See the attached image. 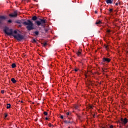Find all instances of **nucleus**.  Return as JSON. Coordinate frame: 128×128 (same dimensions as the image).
<instances>
[{"mask_svg": "<svg viewBox=\"0 0 128 128\" xmlns=\"http://www.w3.org/2000/svg\"><path fill=\"white\" fill-rule=\"evenodd\" d=\"M22 24L24 26H27L26 28L28 30H32L34 28V23L30 20H27V21H24V19H22L20 20V24Z\"/></svg>", "mask_w": 128, "mask_h": 128, "instance_id": "obj_1", "label": "nucleus"}, {"mask_svg": "<svg viewBox=\"0 0 128 128\" xmlns=\"http://www.w3.org/2000/svg\"><path fill=\"white\" fill-rule=\"evenodd\" d=\"M38 20V17H36V16H34L32 17V20L36 21L35 24H36L38 26H41L44 27V28H46V25L44 24H46V20L42 18H39V20Z\"/></svg>", "mask_w": 128, "mask_h": 128, "instance_id": "obj_2", "label": "nucleus"}, {"mask_svg": "<svg viewBox=\"0 0 128 128\" xmlns=\"http://www.w3.org/2000/svg\"><path fill=\"white\" fill-rule=\"evenodd\" d=\"M4 31L8 36H12V34H14L12 29H10L8 27H5L4 29Z\"/></svg>", "mask_w": 128, "mask_h": 128, "instance_id": "obj_3", "label": "nucleus"}, {"mask_svg": "<svg viewBox=\"0 0 128 128\" xmlns=\"http://www.w3.org/2000/svg\"><path fill=\"white\" fill-rule=\"evenodd\" d=\"M12 36H14V38H16V40H19L20 42V40H22L24 38V35L20 34H18L16 35L12 34Z\"/></svg>", "mask_w": 128, "mask_h": 128, "instance_id": "obj_4", "label": "nucleus"}, {"mask_svg": "<svg viewBox=\"0 0 128 128\" xmlns=\"http://www.w3.org/2000/svg\"><path fill=\"white\" fill-rule=\"evenodd\" d=\"M112 60L110 58H108L106 57H104L102 60V62H101V64H108Z\"/></svg>", "mask_w": 128, "mask_h": 128, "instance_id": "obj_5", "label": "nucleus"}, {"mask_svg": "<svg viewBox=\"0 0 128 128\" xmlns=\"http://www.w3.org/2000/svg\"><path fill=\"white\" fill-rule=\"evenodd\" d=\"M9 16L10 18H16L18 16V11L15 10L13 13L9 14Z\"/></svg>", "mask_w": 128, "mask_h": 128, "instance_id": "obj_6", "label": "nucleus"}, {"mask_svg": "<svg viewBox=\"0 0 128 128\" xmlns=\"http://www.w3.org/2000/svg\"><path fill=\"white\" fill-rule=\"evenodd\" d=\"M128 119L126 118H124V119L122 118H120V124H128Z\"/></svg>", "mask_w": 128, "mask_h": 128, "instance_id": "obj_7", "label": "nucleus"}, {"mask_svg": "<svg viewBox=\"0 0 128 128\" xmlns=\"http://www.w3.org/2000/svg\"><path fill=\"white\" fill-rule=\"evenodd\" d=\"M6 17L4 16H0V26L2 24V20H6Z\"/></svg>", "mask_w": 128, "mask_h": 128, "instance_id": "obj_8", "label": "nucleus"}, {"mask_svg": "<svg viewBox=\"0 0 128 128\" xmlns=\"http://www.w3.org/2000/svg\"><path fill=\"white\" fill-rule=\"evenodd\" d=\"M76 54L78 56H80L82 54V50H78V52H76Z\"/></svg>", "mask_w": 128, "mask_h": 128, "instance_id": "obj_9", "label": "nucleus"}, {"mask_svg": "<svg viewBox=\"0 0 128 128\" xmlns=\"http://www.w3.org/2000/svg\"><path fill=\"white\" fill-rule=\"evenodd\" d=\"M112 2H114V0H106V4H112Z\"/></svg>", "mask_w": 128, "mask_h": 128, "instance_id": "obj_10", "label": "nucleus"}, {"mask_svg": "<svg viewBox=\"0 0 128 128\" xmlns=\"http://www.w3.org/2000/svg\"><path fill=\"white\" fill-rule=\"evenodd\" d=\"M104 48L106 50H110V48H108V45H104Z\"/></svg>", "mask_w": 128, "mask_h": 128, "instance_id": "obj_11", "label": "nucleus"}, {"mask_svg": "<svg viewBox=\"0 0 128 128\" xmlns=\"http://www.w3.org/2000/svg\"><path fill=\"white\" fill-rule=\"evenodd\" d=\"M11 81L12 82H13L14 84H16V79H14V78H12L11 79Z\"/></svg>", "mask_w": 128, "mask_h": 128, "instance_id": "obj_12", "label": "nucleus"}, {"mask_svg": "<svg viewBox=\"0 0 128 128\" xmlns=\"http://www.w3.org/2000/svg\"><path fill=\"white\" fill-rule=\"evenodd\" d=\"M64 122L65 124H72V121H68V120H64Z\"/></svg>", "mask_w": 128, "mask_h": 128, "instance_id": "obj_13", "label": "nucleus"}, {"mask_svg": "<svg viewBox=\"0 0 128 128\" xmlns=\"http://www.w3.org/2000/svg\"><path fill=\"white\" fill-rule=\"evenodd\" d=\"M34 34V36H38V34H40V32L38 31H35Z\"/></svg>", "mask_w": 128, "mask_h": 128, "instance_id": "obj_14", "label": "nucleus"}, {"mask_svg": "<svg viewBox=\"0 0 128 128\" xmlns=\"http://www.w3.org/2000/svg\"><path fill=\"white\" fill-rule=\"evenodd\" d=\"M12 68H16V64L14 63L12 64Z\"/></svg>", "mask_w": 128, "mask_h": 128, "instance_id": "obj_15", "label": "nucleus"}, {"mask_svg": "<svg viewBox=\"0 0 128 128\" xmlns=\"http://www.w3.org/2000/svg\"><path fill=\"white\" fill-rule=\"evenodd\" d=\"M108 128H116V127L115 126L111 124V125H109Z\"/></svg>", "mask_w": 128, "mask_h": 128, "instance_id": "obj_16", "label": "nucleus"}, {"mask_svg": "<svg viewBox=\"0 0 128 128\" xmlns=\"http://www.w3.org/2000/svg\"><path fill=\"white\" fill-rule=\"evenodd\" d=\"M102 24V21H100V20L97 21L96 22V24Z\"/></svg>", "mask_w": 128, "mask_h": 128, "instance_id": "obj_17", "label": "nucleus"}, {"mask_svg": "<svg viewBox=\"0 0 128 128\" xmlns=\"http://www.w3.org/2000/svg\"><path fill=\"white\" fill-rule=\"evenodd\" d=\"M11 105L10 104H7L6 108H10Z\"/></svg>", "mask_w": 128, "mask_h": 128, "instance_id": "obj_18", "label": "nucleus"}, {"mask_svg": "<svg viewBox=\"0 0 128 128\" xmlns=\"http://www.w3.org/2000/svg\"><path fill=\"white\" fill-rule=\"evenodd\" d=\"M120 4V0H118V2L115 4V6H118V4Z\"/></svg>", "mask_w": 128, "mask_h": 128, "instance_id": "obj_19", "label": "nucleus"}, {"mask_svg": "<svg viewBox=\"0 0 128 128\" xmlns=\"http://www.w3.org/2000/svg\"><path fill=\"white\" fill-rule=\"evenodd\" d=\"M15 22H16V24H20V20H17L15 21Z\"/></svg>", "mask_w": 128, "mask_h": 128, "instance_id": "obj_20", "label": "nucleus"}, {"mask_svg": "<svg viewBox=\"0 0 128 128\" xmlns=\"http://www.w3.org/2000/svg\"><path fill=\"white\" fill-rule=\"evenodd\" d=\"M42 44H43L44 46H46L48 45V43L46 42L42 43Z\"/></svg>", "mask_w": 128, "mask_h": 128, "instance_id": "obj_21", "label": "nucleus"}, {"mask_svg": "<svg viewBox=\"0 0 128 128\" xmlns=\"http://www.w3.org/2000/svg\"><path fill=\"white\" fill-rule=\"evenodd\" d=\"M14 34H18V31L16 30H14L13 32Z\"/></svg>", "mask_w": 128, "mask_h": 128, "instance_id": "obj_22", "label": "nucleus"}, {"mask_svg": "<svg viewBox=\"0 0 128 128\" xmlns=\"http://www.w3.org/2000/svg\"><path fill=\"white\" fill-rule=\"evenodd\" d=\"M44 116H48V112H44Z\"/></svg>", "mask_w": 128, "mask_h": 128, "instance_id": "obj_23", "label": "nucleus"}, {"mask_svg": "<svg viewBox=\"0 0 128 128\" xmlns=\"http://www.w3.org/2000/svg\"><path fill=\"white\" fill-rule=\"evenodd\" d=\"M32 42H36V39H33L32 40Z\"/></svg>", "mask_w": 128, "mask_h": 128, "instance_id": "obj_24", "label": "nucleus"}, {"mask_svg": "<svg viewBox=\"0 0 128 128\" xmlns=\"http://www.w3.org/2000/svg\"><path fill=\"white\" fill-rule=\"evenodd\" d=\"M78 105H76V106H75V108L76 109V110H78Z\"/></svg>", "mask_w": 128, "mask_h": 128, "instance_id": "obj_25", "label": "nucleus"}, {"mask_svg": "<svg viewBox=\"0 0 128 128\" xmlns=\"http://www.w3.org/2000/svg\"><path fill=\"white\" fill-rule=\"evenodd\" d=\"M70 112H66V116H70Z\"/></svg>", "mask_w": 128, "mask_h": 128, "instance_id": "obj_26", "label": "nucleus"}, {"mask_svg": "<svg viewBox=\"0 0 128 128\" xmlns=\"http://www.w3.org/2000/svg\"><path fill=\"white\" fill-rule=\"evenodd\" d=\"M109 12H112V9L110 8Z\"/></svg>", "mask_w": 128, "mask_h": 128, "instance_id": "obj_27", "label": "nucleus"}, {"mask_svg": "<svg viewBox=\"0 0 128 128\" xmlns=\"http://www.w3.org/2000/svg\"><path fill=\"white\" fill-rule=\"evenodd\" d=\"M88 108H92V106H89Z\"/></svg>", "mask_w": 128, "mask_h": 128, "instance_id": "obj_28", "label": "nucleus"}, {"mask_svg": "<svg viewBox=\"0 0 128 128\" xmlns=\"http://www.w3.org/2000/svg\"><path fill=\"white\" fill-rule=\"evenodd\" d=\"M1 93H2V94H4V90H2L1 91Z\"/></svg>", "mask_w": 128, "mask_h": 128, "instance_id": "obj_29", "label": "nucleus"}, {"mask_svg": "<svg viewBox=\"0 0 128 128\" xmlns=\"http://www.w3.org/2000/svg\"><path fill=\"white\" fill-rule=\"evenodd\" d=\"M8 22H12V20H8Z\"/></svg>", "mask_w": 128, "mask_h": 128, "instance_id": "obj_30", "label": "nucleus"}, {"mask_svg": "<svg viewBox=\"0 0 128 128\" xmlns=\"http://www.w3.org/2000/svg\"><path fill=\"white\" fill-rule=\"evenodd\" d=\"M45 32H46L48 30V29L44 28Z\"/></svg>", "mask_w": 128, "mask_h": 128, "instance_id": "obj_31", "label": "nucleus"}, {"mask_svg": "<svg viewBox=\"0 0 128 128\" xmlns=\"http://www.w3.org/2000/svg\"><path fill=\"white\" fill-rule=\"evenodd\" d=\"M60 118H62V120L64 118V116H61Z\"/></svg>", "mask_w": 128, "mask_h": 128, "instance_id": "obj_32", "label": "nucleus"}, {"mask_svg": "<svg viewBox=\"0 0 128 128\" xmlns=\"http://www.w3.org/2000/svg\"><path fill=\"white\" fill-rule=\"evenodd\" d=\"M107 32H108V33H110V30H107Z\"/></svg>", "mask_w": 128, "mask_h": 128, "instance_id": "obj_33", "label": "nucleus"}, {"mask_svg": "<svg viewBox=\"0 0 128 128\" xmlns=\"http://www.w3.org/2000/svg\"><path fill=\"white\" fill-rule=\"evenodd\" d=\"M78 69H74L75 72H78Z\"/></svg>", "mask_w": 128, "mask_h": 128, "instance_id": "obj_34", "label": "nucleus"}, {"mask_svg": "<svg viewBox=\"0 0 128 128\" xmlns=\"http://www.w3.org/2000/svg\"><path fill=\"white\" fill-rule=\"evenodd\" d=\"M8 116V114H5L4 118H6Z\"/></svg>", "mask_w": 128, "mask_h": 128, "instance_id": "obj_35", "label": "nucleus"}, {"mask_svg": "<svg viewBox=\"0 0 128 128\" xmlns=\"http://www.w3.org/2000/svg\"><path fill=\"white\" fill-rule=\"evenodd\" d=\"M48 126L50 128V126H52V124H48Z\"/></svg>", "mask_w": 128, "mask_h": 128, "instance_id": "obj_36", "label": "nucleus"}, {"mask_svg": "<svg viewBox=\"0 0 128 128\" xmlns=\"http://www.w3.org/2000/svg\"><path fill=\"white\" fill-rule=\"evenodd\" d=\"M46 120H48V117H46Z\"/></svg>", "mask_w": 128, "mask_h": 128, "instance_id": "obj_37", "label": "nucleus"}, {"mask_svg": "<svg viewBox=\"0 0 128 128\" xmlns=\"http://www.w3.org/2000/svg\"><path fill=\"white\" fill-rule=\"evenodd\" d=\"M95 14H98V10L95 11Z\"/></svg>", "mask_w": 128, "mask_h": 128, "instance_id": "obj_38", "label": "nucleus"}, {"mask_svg": "<svg viewBox=\"0 0 128 128\" xmlns=\"http://www.w3.org/2000/svg\"><path fill=\"white\" fill-rule=\"evenodd\" d=\"M18 26L19 28H22V25H19Z\"/></svg>", "mask_w": 128, "mask_h": 128, "instance_id": "obj_39", "label": "nucleus"}, {"mask_svg": "<svg viewBox=\"0 0 128 128\" xmlns=\"http://www.w3.org/2000/svg\"><path fill=\"white\" fill-rule=\"evenodd\" d=\"M94 116H95V115H94H94H93V117H94Z\"/></svg>", "mask_w": 128, "mask_h": 128, "instance_id": "obj_40", "label": "nucleus"}, {"mask_svg": "<svg viewBox=\"0 0 128 128\" xmlns=\"http://www.w3.org/2000/svg\"><path fill=\"white\" fill-rule=\"evenodd\" d=\"M21 102H22V101H21Z\"/></svg>", "mask_w": 128, "mask_h": 128, "instance_id": "obj_41", "label": "nucleus"}]
</instances>
